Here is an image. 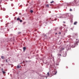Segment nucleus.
I'll list each match as a JSON object with an SVG mask.
<instances>
[{
  "instance_id": "f257e3e1",
  "label": "nucleus",
  "mask_w": 79,
  "mask_h": 79,
  "mask_svg": "<svg viewBox=\"0 0 79 79\" xmlns=\"http://www.w3.org/2000/svg\"><path fill=\"white\" fill-rule=\"evenodd\" d=\"M78 40V41H76V42H75L74 43V44L75 45H77V44H78V43H79V39H76V41H77V40Z\"/></svg>"
},
{
  "instance_id": "f03ea898",
  "label": "nucleus",
  "mask_w": 79,
  "mask_h": 79,
  "mask_svg": "<svg viewBox=\"0 0 79 79\" xmlns=\"http://www.w3.org/2000/svg\"><path fill=\"white\" fill-rule=\"evenodd\" d=\"M73 37H74V38H76V37H77V34H74L73 35Z\"/></svg>"
},
{
  "instance_id": "7ed1b4c3",
  "label": "nucleus",
  "mask_w": 79,
  "mask_h": 79,
  "mask_svg": "<svg viewBox=\"0 0 79 79\" xmlns=\"http://www.w3.org/2000/svg\"><path fill=\"white\" fill-rule=\"evenodd\" d=\"M69 48H70V47L69 46V45H66V49L68 50V49H69Z\"/></svg>"
},
{
  "instance_id": "20e7f679",
  "label": "nucleus",
  "mask_w": 79,
  "mask_h": 79,
  "mask_svg": "<svg viewBox=\"0 0 79 79\" xmlns=\"http://www.w3.org/2000/svg\"><path fill=\"white\" fill-rule=\"evenodd\" d=\"M64 47H62L61 48V50H60V52H61L62 50H64Z\"/></svg>"
},
{
  "instance_id": "39448f33",
  "label": "nucleus",
  "mask_w": 79,
  "mask_h": 79,
  "mask_svg": "<svg viewBox=\"0 0 79 79\" xmlns=\"http://www.w3.org/2000/svg\"><path fill=\"white\" fill-rule=\"evenodd\" d=\"M52 73L54 75H55V74H57V72H52Z\"/></svg>"
},
{
  "instance_id": "423d86ee",
  "label": "nucleus",
  "mask_w": 79,
  "mask_h": 79,
  "mask_svg": "<svg viewBox=\"0 0 79 79\" xmlns=\"http://www.w3.org/2000/svg\"><path fill=\"white\" fill-rule=\"evenodd\" d=\"M70 47H73L74 46H73V45L72 44H71L70 45H69Z\"/></svg>"
},
{
  "instance_id": "0eeeda50",
  "label": "nucleus",
  "mask_w": 79,
  "mask_h": 79,
  "mask_svg": "<svg viewBox=\"0 0 79 79\" xmlns=\"http://www.w3.org/2000/svg\"><path fill=\"white\" fill-rule=\"evenodd\" d=\"M77 22H75L73 24H74V25H76V24H77Z\"/></svg>"
},
{
  "instance_id": "6e6552de",
  "label": "nucleus",
  "mask_w": 79,
  "mask_h": 79,
  "mask_svg": "<svg viewBox=\"0 0 79 79\" xmlns=\"http://www.w3.org/2000/svg\"><path fill=\"white\" fill-rule=\"evenodd\" d=\"M17 69H19V68H21V66H19V65H17Z\"/></svg>"
},
{
  "instance_id": "1a4fd4ad",
  "label": "nucleus",
  "mask_w": 79,
  "mask_h": 79,
  "mask_svg": "<svg viewBox=\"0 0 79 79\" xmlns=\"http://www.w3.org/2000/svg\"><path fill=\"white\" fill-rule=\"evenodd\" d=\"M17 21H20V18H19L18 17L17 19Z\"/></svg>"
},
{
  "instance_id": "9d476101",
  "label": "nucleus",
  "mask_w": 79,
  "mask_h": 79,
  "mask_svg": "<svg viewBox=\"0 0 79 79\" xmlns=\"http://www.w3.org/2000/svg\"><path fill=\"white\" fill-rule=\"evenodd\" d=\"M23 51H25V50H26V47H23Z\"/></svg>"
},
{
  "instance_id": "9b49d317",
  "label": "nucleus",
  "mask_w": 79,
  "mask_h": 79,
  "mask_svg": "<svg viewBox=\"0 0 79 79\" xmlns=\"http://www.w3.org/2000/svg\"><path fill=\"white\" fill-rule=\"evenodd\" d=\"M2 72L3 74H5L6 73V72L3 71H2Z\"/></svg>"
},
{
  "instance_id": "f8f14e48",
  "label": "nucleus",
  "mask_w": 79,
  "mask_h": 79,
  "mask_svg": "<svg viewBox=\"0 0 79 79\" xmlns=\"http://www.w3.org/2000/svg\"><path fill=\"white\" fill-rule=\"evenodd\" d=\"M1 58L2 59H4V58H5V57L4 56H1Z\"/></svg>"
},
{
  "instance_id": "ddd939ff",
  "label": "nucleus",
  "mask_w": 79,
  "mask_h": 79,
  "mask_svg": "<svg viewBox=\"0 0 79 79\" xmlns=\"http://www.w3.org/2000/svg\"><path fill=\"white\" fill-rule=\"evenodd\" d=\"M31 13H33V10H31L30 11Z\"/></svg>"
},
{
  "instance_id": "4468645a",
  "label": "nucleus",
  "mask_w": 79,
  "mask_h": 79,
  "mask_svg": "<svg viewBox=\"0 0 79 79\" xmlns=\"http://www.w3.org/2000/svg\"><path fill=\"white\" fill-rule=\"evenodd\" d=\"M54 3V1H52V2H51V3Z\"/></svg>"
},
{
  "instance_id": "2eb2a0df",
  "label": "nucleus",
  "mask_w": 79,
  "mask_h": 79,
  "mask_svg": "<svg viewBox=\"0 0 79 79\" xmlns=\"http://www.w3.org/2000/svg\"><path fill=\"white\" fill-rule=\"evenodd\" d=\"M46 6H47V7H49V5H48V4H47V5H46Z\"/></svg>"
},
{
  "instance_id": "dca6fc26",
  "label": "nucleus",
  "mask_w": 79,
  "mask_h": 79,
  "mask_svg": "<svg viewBox=\"0 0 79 79\" xmlns=\"http://www.w3.org/2000/svg\"><path fill=\"white\" fill-rule=\"evenodd\" d=\"M58 56H61V54H58Z\"/></svg>"
},
{
  "instance_id": "f3484780",
  "label": "nucleus",
  "mask_w": 79,
  "mask_h": 79,
  "mask_svg": "<svg viewBox=\"0 0 79 79\" xmlns=\"http://www.w3.org/2000/svg\"><path fill=\"white\" fill-rule=\"evenodd\" d=\"M47 74L48 75V76H49V75H50V74H49V72L47 73Z\"/></svg>"
},
{
  "instance_id": "a211bd4d",
  "label": "nucleus",
  "mask_w": 79,
  "mask_h": 79,
  "mask_svg": "<svg viewBox=\"0 0 79 79\" xmlns=\"http://www.w3.org/2000/svg\"><path fill=\"white\" fill-rule=\"evenodd\" d=\"M70 11H72V10L71 9H70L69 10Z\"/></svg>"
},
{
  "instance_id": "6ab92c4d",
  "label": "nucleus",
  "mask_w": 79,
  "mask_h": 79,
  "mask_svg": "<svg viewBox=\"0 0 79 79\" xmlns=\"http://www.w3.org/2000/svg\"><path fill=\"white\" fill-rule=\"evenodd\" d=\"M20 23H21V22H23V20H20Z\"/></svg>"
},
{
  "instance_id": "aec40b11",
  "label": "nucleus",
  "mask_w": 79,
  "mask_h": 79,
  "mask_svg": "<svg viewBox=\"0 0 79 79\" xmlns=\"http://www.w3.org/2000/svg\"><path fill=\"white\" fill-rule=\"evenodd\" d=\"M76 0H74V2H75V3H76Z\"/></svg>"
},
{
  "instance_id": "412c9836",
  "label": "nucleus",
  "mask_w": 79,
  "mask_h": 79,
  "mask_svg": "<svg viewBox=\"0 0 79 79\" xmlns=\"http://www.w3.org/2000/svg\"><path fill=\"white\" fill-rule=\"evenodd\" d=\"M59 34H61V32H59Z\"/></svg>"
},
{
  "instance_id": "4be33fe9",
  "label": "nucleus",
  "mask_w": 79,
  "mask_h": 79,
  "mask_svg": "<svg viewBox=\"0 0 79 79\" xmlns=\"http://www.w3.org/2000/svg\"><path fill=\"white\" fill-rule=\"evenodd\" d=\"M56 34H57V33H55V35H56Z\"/></svg>"
},
{
  "instance_id": "5701e85b",
  "label": "nucleus",
  "mask_w": 79,
  "mask_h": 79,
  "mask_svg": "<svg viewBox=\"0 0 79 79\" xmlns=\"http://www.w3.org/2000/svg\"><path fill=\"white\" fill-rule=\"evenodd\" d=\"M3 69H2V71H3Z\"/></svg>"
},
{
  "instance_id": "b1692460",
  "label": "nucleus",
  "mask_w": 79,
  "mask_h": 79,
  "mask_svg": "<svg viewBox=\"0 0 79 79\" xmlns=\"http://www.w3.org/2000/svg\"><path fill=\"white\" fill-rule=\"evenodd\" d=\"M71 5H73V6H74V5H72V4H71Z\"/></svg>"
},
{
  "instance_id": "393cba45",
  "label": "nucleus",
  "mask_w": 79,
  "mask_h": 79,
  "mask_svg": "<svg viewBox=\"0 0 79 79\" xmlns=\"http://www.w3.org/2000/svg\"><path fill=\"white\" fill-rule=\"evenodd\" d=\"M64 23H65V22H63Z\"/></svg>"
},
{
  "instance_id": "a878e982",
  "label": "nucleus",
  "mask_w": 79,
  "mask_h": 79,
  "mask_svg": "<svg viewBox=\"0 0 79 79\" xmlns=\"http://www.w3.org/2000/svg\"><path fill=\"white\" fill-rule=\"evenodd\" d=\"M1 65H2V66H3V64H2Z\"/></svg>"
},
{
  "instance_id": "bb28decb",
  "label": "nucleus",
  "mask_w": 79,
  "mask_h": 79,
  "mask_svg": "<svg viewBox=\"0 0 79 79\" xmlns=\"http://www.w3.org/2000/svg\"><path fill=\"white\" fill-rule=\"evenodd\" d=\"M6 62H7V60H6Z\"/></svg>"
}]
</instances>
